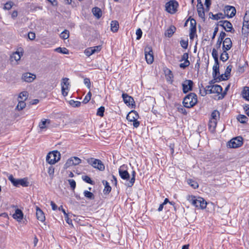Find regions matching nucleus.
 <instances>
[{
    "label": "nucleus",
    "instance_id": "ea45409f",
    "mask_svg": "<svg viewBox=\"0 0 249 249\" xmlns=\"http://www.w3.org/2000/svg\"><path fill=\"white\" fill-rule=\"evenodd\" d=\"M25 106L26 103L24 102V101L18 100V103L16 108L18 110H22L24 108H25Z\"/></svg>",
    "mask_w": 249,
    "mask_h": 249
},
{
    "label": "nucleus",
    "instance_id": "a878e982",
    "mask_svg": "<svg viewBox=\"0 0 249 249\" xmlns=\"http://www.w3.org/2000/svg\"><path fill=\"white\" fill-rule=\"evenodd\" d=\"M242 32L244 35H248L249 33V22L243 21Z\"/></svg>",
    "mask_w": 249,
    "mask_h": 249
},
{
    "label": "nucleus",
    "instance_id": "79ce46f5",
    "mask_svg": "<svg viewBox=\"0 0 249 249\" xmlns=\"http://www.w3.org/2000/svg\"><path fill=\"white\" fill-rule=\"evenodd\" d=\"M135 175L136 173L134 171H132V178H131L130 180H129V182L127 183V186L128 187H131L135 180Z\"/></svg>",
    "mask_w": 249,
    "mask_h": 249
},
{
    "label": "nucleus",
    "instance_id": "473e14b6",
    "mask_svg": "<svg viewBox=\"0 0 249 249\" xmlns=\"http://www.w3.org/2000/svg\"><path fill=\"white\" fill-rule=\"evenodd\" d=\"M237 119L242 124H246L248 120V118L244 115H239Z\"/></svg>",
    "mask_w": 249,
    "mask_h": 249
},
{
    "label": "nucleus",
    "instance_id": "f8f14e48",
    "mask_svg": "<svg viewBox=\"0 0 249 249\" xmlns=\"http://www.w3.org/2000/svg\"><path fill=\"white\" fill-rule=\"evenodd\" d=\"M36 78V75L35 74L30 72H25L22 74L21 79L25 82L30 83L33 82Z\"/></svg>",
    "mask_w": 249,
    "mask_h": 249
},
{
    "label": "nucleus",
    "instance_id": "393cba45",
    "mask_svg": "<svg viewBox=\"0 0 249 249\" xmlns=\"http://www.w3.org/2000/svg\"><path fill=\"white\" fill-rule=\"evenodd\" d=\"M242 97L247 101H249V87H245L242 91Z\"/></svg>",
    "mask_w": 249,
    "mask_h": 249
},
{
    "label": "nucleus",
    "instance_id": "72a5a7b5",
    "mask_svg": "<svg viewBox=\"0 0 249 249\" xmlns=\"http://www.w3.org/2000/svg\"><path fill=\"white\" fill-rule=\"evenodd\" d=\"M213 78L218 77L220 75L219 68L216 67V66H213Z\"/></svg>",
    "mask_w": 249,
    "mask_h": 249
},
{
    "label": "nucleus",
    "instance_id": "0eeeda50",
    "mask_svg": "<svg viewBox=\"0 0 249 249\" xmlns=\"http://www.w3.org/2000/svg\"><path fill=\"white\" fill-rule=\"evenodd\" d=\"M243 144V138L239 136L234 138L228 142L230 148H236L240 147Z\"/></svg>",
    "mask_w": 249,
    "mask_h": 249
},
{
    "label": "nucleus",
    "instance_id": "774afa93",
    "mask_svg": "<svg viewBox=\"0 0 249 249\" xmlns=\"http://www.w3.org/2000/svg\"><path fill=\"white\" fill-rule=\"evenodd\" d=\"M248 21L249 22V11H247L244 17V22Z\"/></svg>",
    "mask_w": 249,
    "mask_h": 249
},
{
    "label": "nucleus",
    "instance_id": "c85d7f7f",
    "mask_svg": "<svg viewBox=\"0 0 249 249\" xmlns=\"http://www.w3.org/2000/svg\"><path fill=\"white\" fill-rule=\"evenodd\" d=\"M51 123V121L49 119H43L41 120V122L39 124V127L41 129H43L46 128L47 124H50Z\"/></svg>",
    "mask_w": 249,
    "mask_h": 249
},
{
    "label": "nucleus",
    "instance_id": "9d476101",
    "mask_svg": "<svg viewBox=\"0 0 249 249\" xmlns=\"http://www.w3.org/2000/svg\"><path fill=\"white\" fill-rule=\"evenodd\" d=\"M101 50V46L100 45L92 47H89L87 48L84 51V53L86 56L89 57L91 55L94 54V53L100 52Z\"/></svg>",
    "mask_w": 249,
    "mask_h": 249
},
{
    "label": "nucleus",
    "instance_id": "5701e85b",
    "mask_svg": "<svg viewBox=\"0 0 249 249\" xmlns=\"http://www.w3.org/2000/svg\"><path fill=\"white\" fill-rule=\"evenodd\" d=\"M176 30V28L174 26H171L170 28L165 32V36L167 37H171L175 32Z\"/></svg>",
    "mask_w": 249,
    "mask_h": 249
},
{
    "label": "nucleus",
    "instance_id": "dca6fc26",
    "mask_svg": "<svg viewBox=\"0 0 249 249\" xmlns=\"http://www.w3.org/2000/svg\"><path fill=\"white\" fill-rule=\"evenodd\" d=\"M13 217L18 221L20 222L23 217L22 211L20 209H17L15 213L13 214Z\"/></svg>",
    "mask_w": 249,
    "mask_h": 249
},
{
    "label": "nucleus",
    "instance_id": "c9c22d12",
    "mask_svg": "<svg viewBox=\"0 0 249 249\" xmlns=\"http://www.w3.org/2000/svg\"><path fill=\"white\" fill-rule=\"evenodd\" d=\"M84 196L86 198H88V199H89L90 200H93V199H94V194L92 193H91V192H90L89 191H85L84 192Z\"/></svg>",
    "mask_w": 249,
    "mask_h": 249
},
{
    "label": "nucleus",
    "instance_id": "3c124183",
    "mask_svg": "<svg viewBox=\"0 0 249 249\" xmlns=\"http://www.w3.org/2000/svg\"><path fill=\"white\" fill-rule=\"evenodd\" d=\"M217 116H219V112L216 110H214L211 114V120L216 121Z\"/></svg>",
    "mask_w": 249,
    "mask_h": 249
},
{
    "label": "nucleus",
    "instance_id": "b1692460",
    "mask_svg": "<svg viewBox=\"0 0 249 249\" xmlns=\"http://www.w3.org/2000/svg\"><path fill=\"white\" fill-rule=\"evenodd\" d=\"M102 183L105 186L103 190L104 194H108L111 190V187L110 186L108 182L106 180H103Z\"/></svg>",
    "mask_w": 249,
    "mask_h": 249
},
{
    "label": "nucleus",
    "instance_id": "680f3d73",
    "mask_svg": "<svg viewBox=\"0 0 249 249\" xmlns=\"http://www.w3.org/2000/svg\"><path fill=\"white\" fill-rule=\"evenodd\" d=\"M71 158H73L74 165H78L81 162V159L77 157H73Z\"/></svg>",
    "mask_w": 249,
    "mask_h": 249
},
{
    "label": "nucleus",
    "instance_id": "f704fd0d",
    "mask_svg": "<svg viewBox=\"0 0 249 249\" xmlns=\"http://www.w3.org/2000/svg\"><path fill=\"white\" fill-rule=\"evenodd\" d=\"M187 182L194 189H196L198 187V184L197 182L192 179H188L187 180Z\"/></svg>",
    "mask_w": 249,
    "mask_h": 249
},
{
    "label": "nucleus",
    "instance_id": "f3484780",
    "mask_svg": "<svg viewBox=\"0 0 249 249\" xmlns=\"http://www.w3.org/2000/svg\"><path fill=\"white\" fill-rule=\"evenodd\" d=\"M36 216L37 219L41 222H43L45 220L43 211L38 207H36Z\"/></svg>",
    "mask_w": 249,
    "mask_h": 249
},
{
    "label": "nucleus",
    "instance_id": "8fccbe9b",
    "mask_svg": "<svg viewBox=\"0 0 249 249\" xmlns=\"http://www.w3.org/2000/svg\"><path fill=\"white\" fill-rule=\"evenodd\" d=\"M22 54L19 53V52H15L13 53L12 55L11 56V57L13 58H14V59L16 61L19 60L21 58V55H22Z\"/></svg>",
    "mask_w": 249,
    "mask_h": 249
},
{
    "label": "nucleus",
    "instance_id": "a18cd8bd",
    "mask_svg": "<svg viewBox=\"0 0 249 249\" xmlns=\"http://www.w3.org/2000/svg\"><path fill=\"white\" fill-rule=\"evenodd\" d=\"M217 122L216 120H211L209 123V127L212 131L214 130L216 127Z\"/></svg>",
    "mask_w": 249,
    "mask_h": 249
},
{
    "label": "nucleus",
    "instance_id": "a211bd4d",
    "mask_svg": "<svg viewBox=\"0 0 249 249\" xmlns=\"http://www.w3.org/2000/svg\"><path fill=\"white\" fill-rule=\"evenodd\" d=\"M207 204L206 201L203 198L199 197L197 199L196 207L203 209L206 207Z\"/></svg>",
    "mask_w": 249,
    "mask_h": 249
},
{
    "label": "nucleus",
    "instance_id": "13d9d810",
    "mask_svg": "<svg viewBox=\"0 0 249 249\" xmlns=\"http://www.w3.org/2000/svg\"><path fill=\"white\" fill-rule=\"evenodd\" d=\"M180 43L182 48L185 49L187 48L188 45V40H181Z\"/></svg>",
    "mask_w": 249,
    "mask_h": 249
},
{
    "label": "nucleus",
    "instance_id": "c03bdc74",
    "mask_svg": "<svg viewBox=\"0 0 249 249\" xmlns=\"http://www.w3.org/2000/svg\"><path fill=\"white\" fill-rule=\"evenodd\" d=\"M82 179L86 182L90 184L91 185L94 184V181L91 180L90 177L88 176H83L82 177Z\"/></svg>",
    "mask_w": 249,
    "mask_h": 249
},
{
    "label": "nucleus",
    "instance_id": "aec40b11",
    "mask_svg": "<svg viewBox=\"0 0 249 249\" xmlns=\"http://www.w3.org/2000/svg\"><path fill=\"white\" fill-rule=\"evenodd\" d=\"M119 173L121 178L123 179L128 180L130 175L127 170H124L121 168L119 169Z\"/></svg>",
    "mask_w": 249,
    "mask_h": 249
},
{
    "label": "nucleus",
    "instance_id": "a19ab883",
    "mask_svg": "<svg viewBox=\"0 0 249 249\" xmlns=\"http://www.w3.org/2000/svg\"><path fill=\"white\" fill-rule=\"evenodd\" d=\"M189 19H190V25H191L190 30H192V29H194V30L195 31H196V20L194 18H192L191 17H189Z\"/></svg>",
    "mask_w": 249,
    "mask_h": 249
},
{
    "label": "nucleus",
    "instance_id": "4c0bfd02",
    "mask_svg": "<svg viewBox=\"0 0 249 249\" xmlns=\"http://www.w3.org/2000/svg\"><path fill=\"white\" fill-rule=\"evenodd\" d=\"M197 199V198H196V197L193 196H187V200L195 207H196V205Z\"/></svg>",
    "mask_w": 249,
    "mask_h": 249
},
{
    "label": "nucleus",
    "instance_id": "864d4df0",
    "mask_svg": "<svg viewBox=\"0 0 249 249\" xmlns=\"http://www.w3.org/2000/svg\"><path fill=\"white\" fill-rule=\"evenodd\" d=\"M190 64V61L189 60H187L184 61V63H180L179 64V67L183 69H185L187 67H188Z\"/></svg>",
    "mask_w": 249,
    "mask_h": 249
},
{
    "label": "nucleus",
    "instance_id": "bb28decb",
    "mask_svg": "<svg viewBox=\"0 0 249 249\" xmlns=\"http://www.w3.org/2000/svg\"><path fill=\"white\" fill-rule=\"evenodd\" d=\"M111 30L114 32H117L119 28V22L117 20H113L111 22Z\"/></svg>",
    "mask_w": 249,
    "mask_h": 249
},
{
    "label": "nucleus",
    "instance_id": "49530a36",
    "mask_svg": "<svg viewBox=\"0 0 249 249\" xmlns=\"http://www.w3.org/2000/svg\"><path fill=\"white\" fill-rule=\"evenodd\" d=\"M55 51L58 53H60L63 54H68L69 53V51L66 48H61L58 47L55 49Z\"/></svg>",
    "mask_w": 249,
    "mask_h": 249
},
{
    "label": "nucleus",
    "instance_id": "6ab92c4d",
    "mask_svg": "<svg viewBox=\"0 0 249 249\" xmlns=\"http://www.w3.org/2000/svg\"><path fill=\"white\" fill-rule=\"evenodd\" d=\"M223 89L222 87L218 85H214L212 86V88L210 89V93H218L220 94L222 92Z\"/></svg>",
    "mask_w": 249,
    "mask_h": 249
},
{
    "label": "nucleus",
    "instance_id": "f03ea898",
    "mask_svg": "<svg viewBox=\"0 0 249 249\" xmlns=\"http://www.w3.org/2000/svg\"><path fill=\"white\" fill-rule=\"evenodd\" d=\"M60 159V154L57 151L50 152L46 156V161L50 164H53Z\"/></svg>",
    "mask_w": 249,
    "mask_h": 249
},
{
    "label": "nucleus",
    "instance_id": "1a4fd4ad",
    "mask_svg": "<svg viewBox=\"0 0 249 249\" xmlns=\"http://www.w3.org/2000/svg\"><path fill=\"white\" fill-rule=\"evenodd\" d=\"M194 82L191 80H186L183 83H182V89L184 93H187L189 91L193 89Z\"/></svg>",
    "mask_w": 249,
    "mask_h": 249
},
{
    "label": "nucleus",
    "instance_id": "6e6552de",
    "mask_svg": "<svg viewBox=\"0 0 249 249\" xmlns=\"http://www.w3.org/2000/svg\"><path fill=\"white\" fill-rule=\"evenodd\" d=\"M145 57L148 64H152L154 61V56L152 47L147 46L144 49Z\"/></svg>",
    "mask_w": 249,
    "mask_h": 249
},
{
    "label": "nucleus",
    "instance_id": "e433bc0d",
    "mask_svg": "<svg viewBox=\"0 0 249 249\" xmlns=\"http://www.w3.org/2000/svg\"><path fill=\"white\" fill-rule=\"evenodd\" d=\"M28 96V93L26 91H24L20 93L18 96V99H20V100L25 101Z\"/></svg>",
    "mask_w": 249,
    "mask_h": 249
},
{
    "label": "nucleus",
    "instance_id": "de8ad7c7",
    "mask_svg": "<svg viewBox=\"0 0 249 249\" xmlns=\"http://www.w3.org/2000/svg\"><path fill=\"white\" fill-rule=\"evenodd\" d=\"M105 107H104L101 106L98 108L96 115L100 117H103L104 115Z\"/></svg>",
    "mask_w": 249,
    "mask_h": 249
},
{
    "label": "nucleus",
    "instance_id": "2f4dec72",
    "mask_svg": "<svg viewBox=\"0 0 249 249\" xmlns=\"http://www.w3.org/2000/svg\"><path fill=\"white\" fill-rule=\"evenodd\" d=\"M225 79L223 77V74H221V75H219L218 77H215L213 79L211 80L209 82L210 84H214L215 82H219L221 81H225Z\"/></svg>",
    "mask_w": 249,
    "mask_h": 249
},
{
    "label": "nucleus",
    "instance_id": "69168bd1",
    "mask_svg": "<svg viewBox=\"0 0 249 249\" xmlns=\"http://www.w3.org/2000/svg\"><path fill=\"white\" fill-rule=\"evenodd\" d=\"M188 57H189L188 53H184L183 55L182 56L181 59L180 61H185L188 60Z\"/></svg>",
    "mask_w": 249,
    "mask_h": 249
},
{
    "label": "nucleus",
    "instance_id": "338daca9",
    "mask_svg": "<svg viewBox=\"0 0 249 249\" xmlns=\"http://www.w3.org/2000/svg\"><path fill=\"white\" fill-rule=\"evenodd\" d=\"M84 84L89 89L90 87V81L89 78H85L84 79Z\"/></svg>",
    "mask_w": 249,
    "mask_h": 249
},
{
    "label": "nucleus",
    "instance_id": "9b49d317",
    "mask_svg": "<svg viewBox=\"0 0 249 249\" xmlns=\"http://www.w3.org/2000/svg\"><path fill=\"white\" fill-rule=\"evenodd\" d=\"M224 13L228 18H231L235 16L236 9L233 6L226 5L224 8Z\"/></svg>",
    "mask_w": 249,
    "mask_h": 249
},
{
    "label": "nucleus",
    "instance_id": "c756f323",
    "mask_svg": "<svg viewBox=\"0 0 249 249\" xmlns=\"http://www.w3.org/2000/svg\"><path fill=\"white\" fill-rule=\"evenodd\" d=\"M228 50H223V53L220 56V59L223 62L226 61L229 58V54L227 53Z\"/></svg>",
    "mask_w": 249,
    "mask_h": 249
},
{
    "label": "nucleus",
    "instance_id": "7ed1b4c3",
    "mask_svg": "<svg viewBox=\"0 0 249 249\" xmlns=\"http://www.w3.org/2000/svg\"><path fill=\"white\" fill-rule=\"evenodd\" d=\"M8 179L13 185L16 187H18L19 185H21L22 187H27L29 184L27 178L16 179L11 175L8 177Z\"/></svg>",
    "mask_w": 249,
    "mask_h": 249
},
{
    "label": "nucleus",
    "instance_id": "ddd939ff",
    "mask_svg": "<svg viewBox=\"0 0 249 249\" xmlns=\"http://www.w3.org/2000/svg\"><path fill=\"white\" fill-rule=\"evenodd\" d=\"M124 102L128 106H131L132 107L135 106V102L133 98L129 96L127 94L123 93L122 94Z\"/></svg>",
    "mask_w": 249,
    "mask_h": 249
},
{
    "label": "nucleus",
    "instance_id": "39448f33",
    "mask_svg": "<svg viewBox=\"0 0 249 249\" xmlns=\"http://www.w3.org/2000/svg\"><path fill=\"white\" fill-rule=\"evenodd\" d=\"M87 162L91 165L94 168L100 171L105 170V166L101 160L94 158H89L87 160Z\"/></svg>",
    "mask_w": 249,
    "mask_h": 249
},
{
    "label": "nucleus",
    "instance_id": "4d7b16f0",
    "mask_svg": "<svg viewBox=\"0 0 249 249\" xmlns=\"http://www.w3.org/2000/svg\"><path fill=\"white\" fill-rule=\"evenodd\" d=\"M13 3L11 1L6 2L4 6V9L6 10H10L12 8Z\"/></svg>",
    "mask_w": 249,
    "mask_h": 249
},
{
    "label": "nucleus",
    "instance_id": "4468645a",
    "mask_svg": "<svg viewBox=\"0 0 249 249\" xmlns=\"http://www.w3.org/2000/svg\"><path fill=\"white\" fill-rule=\"evenodd\" d=\"M63 82L61 83V90L62 95L64 96H66L68 94V92L65 91V90L68 89V86L70 85L68 82L69 78H63L62 79Z\"/></svg>",
    "mask_w": 249,
    "mask_h": 249
},
{
    "label": "nucleus",
    "instance_id": "603ef678",
    "mask_svg": "<svg viewBox=\"0 0 249 249\" xmlns=\"http://www.w3.org/2000/svg\"><path fill=\"white\" fill-rule=\"evenodd\" d=\"M91 93L90 91H89L87 94V95L85 96V98L84 99L83 103L84 104H87V103H88L91 99Z\"/></svg>",
    "mask_w": 249,
    "mask_h": 249
},
{
    "label": "nucleus",
    "instance_id": "5fc2aeb1",
    "mask_svg": "<svg viewBox=\"0 0 249 249\" xmlns=\"http://www.w3.org/2000/svg\"><path fill=\"white\" fill-rule=\"evenodd\" d=\"M197 13H198V15L199 17H200L201 18H202V19H204V20H205V15L204 9L197 10Z\"/></svg>",
    "mask_w": 249,
    "mask_h": 249
},
{
    "label": "nucleus",
    "instance_id": "6e6d98bb",
    "mask_svg": "<svg viewBox=\"0 0 249 249\" xmlns=\"http://www.w3.org/2000/svg\"><path fill=\"white\" fill-rule=\"evenodd\" d=\"M69 184L72 190H74L76 187V182L73 179H70L68 180Z\"/></svg>",
    "mask_w": 249,
    "mask_h": 249
},
{
    "label": "nucleus",
    "instance_id": "58836bf2",
    "mask_svg": "<svg viewBox=\"0 0 249 249\" xmlns=\"http://www.w3.org/2000/svg\"><path fill=\"white\" fill-rule=\"evenodd\" d=\"M73 165H74V164L73 163V158H71L67 160L66 163L64 164V168L65 169H67L69 167H70V166H71Z\"/></svg>",
    "mask_w": 249,
    "mask_h": 249
},
{
    "label": "nucleus",
    "instance_id": "2eb2a0df",
    "mask_svg": "<svg viewBox=\"0 0 249 249\" xmlns=\"http://www.w3.org/2000/svg\"><path fill=\"white\" fill-rule=\"evenodd\" d=\"M232 46V43L230 38L227 37L223 40L222 50H230Z\"/></svg>",
    "mask_w": 249,
    "mask_h": 249
},
{
    "label": "nucleus",
    "instance_id": "f257e3e1",
    "mask_svg": "<svg viewBox=\"0 0 249 249\" xmlns=\"http://www.w3.org/2000/svg\"><path fill=\"white\" fill-rule=\"evenodd\" d=\"M197 102V95L195 93H190L185 97L183 101L184 107L191 108L194 107Z\"/></svg>",
    "mask_w": 249,
    "mask_h": 249
},
{
    "label": "nucleus",
    "instance_id": "0e129e2a",
    "mask_svg": "<svg viewBox=\"0 0 249 249\" xmlns=\"http://www.w3.org/2000/svg\"><path fill=\"white\" fill-rule=\"evenodd\" d=\"M212 55L214 59L218 58V52L217 50L214 48L213 49Z\"/></svg>",
    "mask_w": 249,
    "mask_h": 249
},
{
    "label": "nucleus",
    "instance_id": "20e7f679",
    "mask_svg": "<svg viewBox=\"0 0 249 249\" xmlns=\"http://www.w3.org/2000/svg\"><path fill=\"white\" fill-rule=\"evenodd\" d=\"M139 118L138 113L135 110H132L127 115L126 119L129 122H133V126L137 128L140 125V122L137 121Z\"/></svg>",
    "mask_w": 249,
    "mask_h": 249
},
{
    "label": "nucleus",
    "instance_id": "bf43d9fd",
    "mask_svg": "<svg viewBox=\"0 0 249 249\" xmlns=\"http://www.w3.org/2000/svg\"><path fill=\"white\" fill-rule=\"evenodd\" d=\"M196 31H195L194 29H192V30H190L189 36L190 39L193 40L196 35L197 36V35H196Z\"/></svg>",
    "mask_w": 249,
    "mask_h": 249
},
{
    "label": "nucleus",
    "instance_id": "423d86ee",
    "mask_svg": "<svg viewBox=\"0 0 249 249\" xmlns=\"http://www.w3.org/2000/svg\"><path fill=\"white\" fill-rule=\"evenodd\" d=\"M178 4L175 0H170L165 4L166 10L170 14H174L177 11Z\"/></svg>",
    "mask_w": 249,
    "mask_h": 249
},
{
    "label": "nucleus",
    "instance_id": "7c9ffc66",
    "mask_svg": "<svg viewBox=\"0 0 249 249\" xmlns=\"http://www.w3.org/2000/svg\"><path fill=\"white\" fill-rule=\"evenodd\" d=\"M209 15H212V18L214 20H218L220 18L223 19L225 18V16H223L222 13H218L217 14L213 15L212 12H210Z\"/></svg>",
    "mask_w": 249,
    "mask_h": 249
},
{
    "label": "nucleus",
    "instance_id": "412c9836",
    "mask_svg": "<svg viewBox=\"0 0 249 249\" xmlns=\"http://www.w3.org/2000/svg\"><path fill=\"white\" fill-rule=\"evenodd\" d=\"M92 12L94 16L96 17L98 19L100 18L102 15V12L100 8L95 7L92 8Z\"/></svg>",
    "mask_w": 249,
    "mask_h": 249
},
{
    "label": "nucleus",
    "instance_id": "4be33fe9",
    "mask_svg": "<svg viewBox=\"0 0 249 249\" xmlns=\"http://www.w3.org/2000/svg\"><path fill=\"white\" fill-rule=\"evenodd\" d=\"M223 28L227 32L234 33L235 31L232 27V24L228 20L225 22V26Z\"/></svg>",
    "mask_w": 249,
    "mask_h": 249
},
{
    "label": "nucleus",
    "instance_id": "e2e57ef3",
    "mask_svg": "<svg viewBox=\"0 0 249 249\" xmlns=\"http://www.w3.org/2000/svg\"><path fill=\"white\" fill-rule=\"evenodd\" d=\"M137 39H140L142 36V31L140 28H139L136 31Z\"/></svg>",
    "mask_w": 249,
    "mask_h": 249
},
{
    "label": "nucleus",
    "instance_id": "052dcab7",
    "mask_svg": "<svg viewBox=\"0 0 249 249\" xmlns=\"http://www.w3.org/2000/svg\"><path fill=\"white\" fill-rule=\"evenodd\" d=\"M54 168L53 167V166H50L49 167L48 173L51 178L53 177L54 174Z\"/></svg>",
    "mask_w": 249,
    "mask_h": 249
},
{
    "label": "nucleus",
    "instance_id": "37998d69",
    "mask_svg": "<svg viewBox=\"0 0 249 249\" xmlns=\"http://www.w3.org/2000/svg\"><path fill=\"white\" fill-rule=\"evenodd\" d=\"M60 37L63 39H66L69 38L70 36L69 31L67 30H65L60 34Z\"/></svg>",
    "mask_w": 249,
    "mask_h": 249
},
{
    "label": "nucleus",
    "instance_id": "09e8293b",
    "mask_svg": "<svg viewBox=\"0 0 249 249\" xmlns=\"http://www.w3.org/2000/svg\"><path fill=\"white\" fill-rule=\"evenodd\" d=\"M69 104L71 106L73 107H79L81 105V102L77 101H74L73 100H71L69 101Z\"/></svg>",
    "mask_w": 249,
    "mask_h": 249
},
{
    "label": "nucleus",
    "instance_id": "cd10ccee",
    "mask_svg": "<svg viewBox=\"0 0 249 249\" xmlns=\"http://www.w3.org/2000/svg\"><path fill=\"white\" fill-rule=\"evenodd\" d=\"M232 68V66L231 65L227 66L225 72H224V74H223V77L225 78V80H227L230 77Z\"/></svg>",
    "mask_w": 249,
    "mask_h": 249
}]
</instances>
